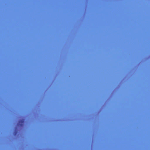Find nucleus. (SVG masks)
<instances>
[{
	"label": "nucleus",
	"instance_id": "nucleus-1",
	"mask_svg": "<svg viewBox=\"0 0 150 150\" xmlns=\"http://www.w3.org/2000/svg\"><path fill=\"white\" fill-rule=\"evenodd\" d=\"M24 122V120H19L18 122V125L22 126L23 125V123Z\"/></svg>",
	"mask_w": 150,
	"mask_h": 150
}]
</instances>
